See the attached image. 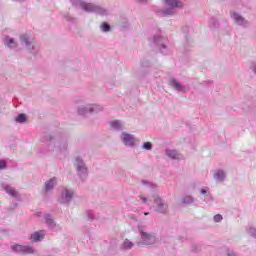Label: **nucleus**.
<instances>
[{"label": "nucleus", "instance_id": "f257e3e1", "mask_svg": "<svg viewBox=\"0 0 256 256\" xmlns=\"http://www.w3.org/2000/svg\"><path fill=\"white\" fill-rule=\"evenodd\" d=\"M40 141L47 143L48 151L52 153H65L69 149V137L65 134L43 133Z\"/></svg>", "mask_w": 256, "mask_h": 256}, {"label": "nucleus", "instance_id": "f03ea898", "mask_svg": "<svg viewBox=\"0 0 256 256\" xmlns=\"http://www.w3.org/2000/svg\"><path fill=\"white\" fill-rule=\"evenodd\" d=\"M70 3L73 7H80V9H82V11H86V13H96V15H101V17L109 15V11L107 9L93 3H87L83 0H70Z\"/></svg>", "mask_w": 256, "mask_h": 256}, {"label": "nucleus", "instance_id": "7ed1b4c3", "mask_svg": "<svg viewBox=\"0 0 256 256\" xmlns=\"http://www.w3.org/2000/svg\"><path fill=\"white\" fill-rule=\"evenodd\" d=\"M138 231L141 237V241L137 242L138 247H149L159 241L155 233L145 232L142 226H138Z\"/></svg>", "mask_w": 256, "mask_h": 256}, {"label": "nucleus", "instance_id": "20e7f679", "mask_svg": "<svg viewBox=\"0 0 256 256\" xmlns=\"http://www.w3.org/2000/svg\"><path fill=\"white\" fill-rule=\"evenodd\" d=\"M74 167L76 169V173L78 177L85 181L89 175V168L87 167V164L85 163V160L81 156H76L74 158Z\"/></svg>", "mask_w": 256, "mask_h": 256}, {"label": "nucleus", "instance_id": "39448f33", "mask_svg": "<svg viewBox=\"0 0 256 256\" xmlns=\"http://www.w3.org/2000/svg\"><path fill=\"white\" fill-rule=\"evenodd\" d=\"M101 111H103V106L99 104L80 105L77 108L78 115H81L82 117L89 115V113H101Z\"/></svg>", "mask_w": 256, "mask_h": 256}, {"label": "nucleus", "instance_id": "423d86ee", "mask_svg": "<svg viewBox=\"0 0 256 256\" xmlns=\"http://www.w3.org/2000/svg\"><path fill=\"white\" fill-rule=\"evenodd\" d=\"M20 43L22 47H25L32 55H37L39 48H37V44L31 39V36L27 34H23L20 36Z\"/></svg>", "mask_w": 256, "mask_h": 256}, {"label": "nucleus", "instance_id": "0eeeda50", "mask_svg": "<svg viewBox=\"0 0 256 256\" xmlns=\"http://www.w3.org/2000/svg\"><path fill=\"white\" fill-rule=\"evenodd\" d=\"M165 3L168 8L159 12L162 17L173 15L175 13V7H183V3L179 0H165Z\"/></svg>", "mask_w": 256, "mask_h": 256}, {"label": "nucleus", "instance_id": "6e6552de", "mask_svg": "<svg viewBox=\"0 0 256 256\" xmlns=\"http://www.w3.org/2000/svg\"><path fill=\"white\" fill-rule=\"evenodd\" d=\"M73 197H75V192L68 188H63L60 193V197L58 199L61 205H69L71 201H73Z\"/></svg>", "mask_w": 256, "mask_h": 256}, {"label": "nucleus", "instance_id": "1a4fd4ad", "mask_svg": "<svg viewBox=\"0 0 256 256\" xmlns=\"http://www.w3.org/2000/svg\"><path fill=\"white\" fill-rule=\"evenodd\" d=\"M154 209L156 213H167V209H169V205L161 198V196L155 195L154 196Z\"/></svg>", "mask_w": 256, "mask_h": 256}, {"label": "nucleus", "instance_id": "9d476101", "mask_svg": "<svg viewBox=\"0 0 256 256\" xmlns=\"http://www.w3.org/2000/svg\"><path fill=\"white\" fill-rule=\"evenodd\" d=\"M11 250L21 255H32L34 253L33 247L29 245L14 244L11 246Z\"/></svg>", "mask_w": 256, "mask_h": 256}, {"label": "nucleus", "instance_id": "9b49d317", "mask_svg": "<svg viewBox=\"0 0 256 256\" xmlns=\"http://www.w3.org/2000/svg\"><path fill=\"white\" fill-rule=\"evenodd\" d=\"M120 140L126 147H135L137 143V139L135 138V135L129 134L127 132L121 133Z\"/></svg>", "mask_w": 256, "mask_h": 256}, {"label": "nucleus", "instance_id": "f8f14e48", "mask_svg": "<svg viewBox=\"0 0 256 256\" xmlns=\"http://www.w3.org/2000/svg\"><path fill=\"white\" fill-rule=\"evenodd\" d=\"M230 17L236 25H239L240 27H249V21L238 12L231 11Z\"/></svg>", "mask_w": 256, "mask_h": 256}, {"label": "nucleus", "instance_id": "ddd939ff", "mask_svg": "<svg viewBox=\"0 0 256 256\" xmlns=\"http://www.w3.org/2000/svg\"><path fill=\"white\" fill-rule=\"evenodd\" d=\"M166 41H167V38L161 35H156L153 37L154 45H157L158 49H160V52L163 55H167V46L165 45Z\"/></svg>", "mask_w": 256, "mask_h": 256}, {"label": "nucleus", "instance_id": "4468645a", "mask_svg": "<svg viewBox=\"0 0 256 256\" xmlns=\"http://www.w3.org/2000/svg\"><path fill=\"white\" fill-rule=\"evenodd\" d=\"M58 179L57 177H52L44 182L45 193H51L55 187H57Z\"/></svg>", "mask_w": 256, "mask_h": 256}, {"label": "nucleus", "instance_id": "2eb2a0df", "mask_svg": "<svg viewBox=\"0 0 256 256\" xmlns=\"http://www.w3.org/2000/svg\"><path fill=\"white\" fill-rule=\"evenodd\" d=\"M169 85L174 88V91H178V93H185V91H187L185 85L181 84V82L177 81L175 78L170 79Z\"/></svg>", "mask_w": 256, "mask_h": 256}, {"label": "nucleus", "instance_id": "dca6fc26", "mask_svg": "<svg viewBox=\"0 0 256 256\" xmlns=\"http://www.w3.org/2000/svg\"><path fill=\"white\" fill-rule=\"evenodd\" d=\"M45 235H47V231L39 230L31 234V241L33 243H39V241H43L45 239Z\"/></svg>", "mask_w": 256, "mask_h": 256}, {"label": "nucleus", "instance_id": "f3484780", "mask_svg": "<svg viewBox=\"0 0 256 256\" xmlns=\"http://www.w3.org/2000/svg\"><path fill=\"white\" fill-rule=\"evenodd\" d=\"M225 177H227V175L225 174V171L221 169L216 170L213 173V178L215 181H217V183H223L225 181Z\"/></svg>", "mask_w": 256, "mask_h": 256}, {"label": "nucleus", "instance_id": "a211bd4d", "mask_svg": "<svg viewBox=\"0 0 256 256\" xmlns=\"http://www.w3.org/2000/svg\"><path fill=\"white\" fill-rule=\"evenodd\" d=\"M4 45L5 47H8V49H16L17 41L14 38H11L10 36H5Z\"/></svg>", "mask_w": 256, "mask_h": 256}, {"label": "nucleus", "instance_id": "6ab92c4d", "mask_svg": "<svg viewBox=\"0 0 256 256\" xmlns=\"http://www.w3.org/2000/svg\"><path fill=\"white\" fill-rule=\"evenodd\" d=\"M110 127H112L114 131H123V129H125V125L121 122V120L111 121Z\"/></svg>", "mask_w": 256, "mask_h": 256}, {"label": "nucleus", "instance_id": "aec40b11", "mask_svg": "<svg viewBox=\"0 0 256 256\" xmlns=\"http://www.w3.org/2000/svg\"><path fill=\"white\" fill-rule=\"evenodd\" d=\"M2 189L10 195V197H17V190L10 185L2 184Z\"/></svg>", "mask_w": 256, "mask_h": 256}, {"label": "nucleus", "instance_id": "412c9836", "mask_svg": "<svg viewBox=\"0 0 256 256\" xmlns=\"http://www.w3.org/2000/svg\"><path fill=\"white\" fill-rule=\"evenodd\" d=\"M44 219L49 229H55V227H57V224L55 223V220H53V217H51V215L46 214L44 216Z\"/></svg>", "mask_w": 256, "mask_h": 256}, {"label": "nucleus", "instance_id": "4be33fe9", "mask_svg": "<svg viewBox=\"0 0 256 256\" xmlns=\"http://www.w3.org/2000/svg\"><path fill=\"white\" fill-rule=\"evenodd\" d=\"M166 155L170 159H181V154H179V152H177L176 150L167 149Z\"/></svg>", "mask_w": 256, "mask_h": 256}, {"label": "nucleus", "instance_id": "5701e85b", "mask_svg": "<svg viewBox=\"0 0 256 256\" xmlns=\"http://www.w3.org/2000/svg\"><path fill=\"white\" fill-rule=\"evenodd\" d=\"M200 194L201 195H206V198L204 199L205 203H213V197L212 196H207L209 194V188L204 187L200 189Z\"/></svg>", "mask_w": 256, "mask_h": 256}, {"label": "nucleus", "instance_id": "b1692460", "mask_svg": "<svg viewBox=\"0 0 256 256\" xmlns=\"http://www.w3.org/2000/svg\"><path fill=\"white\" fill-rule=\"evenodd\" d=\"M135 247V243L131 242L129 239H125L122 243V249L129 251V249H133Z\"/></svg>", "mask_w": 256, "mask_h": 256}, {"label": "nucleus", "instance_id": "393cba45", "mask_svg": "<svg viewBox=\"0 0 256 256\" xmlns=\"http://www.w3.org/2000/svg\"><path fill=\"white\" fill-rule=\"evenodd\" d=\"M195 199H193V196L187 195L182 198L183 205H191V203H194Z\"/></svg>", "mask_w": 256, "mask_h": 256}, {"label": "nucleus", "instance_id": "a878e982", "mask_svg": "<svg viewBox=\"0 0 256 256\" xmlns=\"http://www.w3.org/2000/svg\"><path fill=\"white\" fill-rule=\"evenodd\" d=\"M141 183H142V185H144V187H148L149 189H157V184H155L153 182H149L147 180H142Z\"/></svg>", "mask_w": 256, "mask_h": 256}, {"label": "nucleus", "instance_id": "bb28decb", "mask_svg": "<svg viewBox=\"0 0 256 256\" xmlns=\"http://www.w3.org/2000/svg\"><path fill=\"white\" fill-rule=\"evenodd\" d=\"M209 27H211V29H218L219 28V21H217V19H215V18H210Z\"/></svg>", "mask_w": 256, "mask_h": 256}, {"label": "nucleus", "instance_id": "cd10ccee", "mask_svg": "<svg viewBox=\"0 0 256 256\" xmlns=\"http://www.w3.org/2000/svg\"><path fill=\"white\" fill-rule=\"evenodd\" d=\"M100 29L103 33H109V31H111V25H109L107 22H104L101 24Z\"/></svg>", "mask_w": 256, "mask_h": 256}, {"label": "nucleus", "instance_id": "c85d7f7f", "mask_svg": "<svg viewBox=\"0 0 256 256\" xmlns=\"http://www.w3.org/2000/svg\"><path fill=\"white\" fill-rule=\"evenodd\" d=\"M16 123H25V121H27V116L25 114H19L16 118H15Z\"/></svg>", "mask_w": 256, "mask_h": 256}, {"label": "nucleus", "instance_id": "c756f323", "mask_svg": "<svg viewBox=\"0 0 256 256\" xmlns=\"http://www.w3.org/2000/svg\"><path fill=\"white\" fill-rule=\"evenodd\" d=\"M142 149H145V151H151V149H153V144L151 142H144Z\"/></svg>", "mask_w": 256, "mask_h": 256}, {"label": "nucleus", "instance_id": "7c9ffc66", "mask_svg": "<svg viewBox=\"0 0 256 256\" xmlns=\"http://www.w3.org/2000/svg\"><path fill=\"white\" fill-rule=\"evenodd\" d=\"M4 169H7V161L0 159V171H4Z\"/></svg>", "mask_w": 256, "mask_h": 256}, {"label": "nucleus", "instance_id": "2f4dec72", "mask_svg": "<svg viewBox=\"0 0 256 256\" xmlns=\"http://www.w3.org/2000/svg\"><path fill=\"white\" fill-rule=\"evenodd\" d=\"M214 222L215 223H221V221H223V216L221 214H216L214 217Z\"/></svg>", "mask_w": 256, "mask_h": 256}, {"label": "nucleus", "instance_id": "473e14b6", "mask_svg": "<svg viewBox=\"0 0 256 256\" xmlns=\"http://www.w3.org/2000/svg\"><path fill=\"white\" fill-rule=\"evenodd\" d=\"M140 200L142 201V203H144L145 205H149V198L145 197V196H139Z\"/></svg>", "mask_w": 256, "mask_h": 256}, {"label": "nucleus", "instance_id": "72a5a7b5", "mask_svg": "<svg viewBox=\"0 0 256 256\" xmlns=\"http://www.w3.org/2000/svg\"><path fill=\"white\" fill-rule=\"evenodd\" d=\"M87 217L88 219H90V221H93L95 219V215L91 211L87 212Z\"/></svg>", "mask_w": 256, "mask_h": 256}, {"label": "nucleus", "instance_id": "f704fd0d", "mask_svg": "<svg viewBox=\"0 0 256 256\" xmlns=\"http://www.w3.org/2000/svg\"><path fill=\"white\" fill-rule=\"evenodd\" d=\"M249 233L252 237H255L256 238V228H250L249 229Z\"/></svg>", "mask_w": 256, "mask_h": 256}, {"label": "nucleus", "instance_id": "c9c22d12", "mask_svg": "<svg viewBox=\"0 0 256 256\" xmlns=\"http://www.w3.org/2000/svg\"><path fill=\"white\" fill-rule=\"evenodd\" d=\"M141 65H142V67H149L150 63H149L148 60H143V61L141 62Z\"/></svg>", "mask_w": 256, "mask_h": 256}, {"label": "nucleus", "instance_id": "e433bc0d", "mask_svg": "<svg viewBox=\"0 0 256 256\" xmlns=\"http://www.w3.org/2000/svg\"><path fill=\"white\" fill-rule=\"evenodd\" d=\"M78 103H85V98L83 97L79 98Z\"/></svg>", "mask_w": 256, "mask_h": 256}, {"label": "nucleus", "instance_id": "4c0bfd02", "mask_svg": "<svg viewBox=\"0 0 256 256\" xmlns=\"http://www.w3.org/2000/svg\"><path fill=\"white\" fill-rule=\"evenodd\" d=\"M138 3H147V0H136Z\"/></svg>", "mask_w": 256, "mask_h": 256}, {"label": "nucleus", "instance_id": "58836bf2", "mask_svg": "<svg viewBox=\"0 0 256 256\" xmlns=\"http://www.w3.org/2000/svg\"><path fill=\"white\" fill-rule=\"evenodd\" d=\"M228 256H236L233 252L228 253Z\"/></svg>", "mask_w": 256, "mask_h": 256}, {"label": "nucleus", "instance_id": "ea45409f", "mask_svg": "<svg viewBox=\"0 0 256 256\" xmlns=\"http://www.w3.org/2000/svg\"><path fill=\"white\" fill-rule=\"evenodd\" d=\"M144 215H149V212H145Z\"/></svg>", "mask_w": 256, "mask_h": 256}]
</instances>
